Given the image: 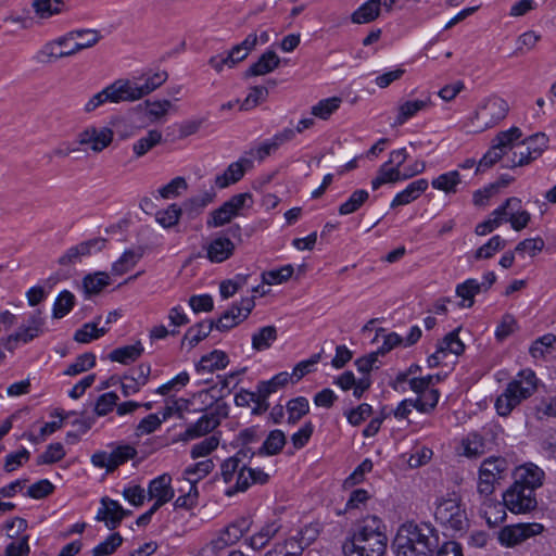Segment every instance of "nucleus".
Wrapping results in <instances>:
<instances>
[{
	"instance_id": "obj_1",
	"label": "nucleus",
	"mask_w": 556,
	"mask_h": 556,
	"mask_svg": "<svg viewBox=\"0 0 556 556\" xmlns=\"http://www.w3.org/2000/svg\"><path fill=\"white\" fill-rule=\"evenodd\" d=\"M439 546L437 530L431 523H403L394 538L395 556H433Z\"/></svg>"
},
{
	"instance_id": "obj_2",
	"label": "nucleus",
	"mask_w": 556,
	"mask_h": 556,
	"mask_svg": "<svg viewBox=\"0 0 556 556\" xmlns=\"http://www.w3.org/2000/svg\"><path fill=\"white\" fill-rule=\"evenodd\" d=\"M383 521L377 516L365 517L356 527L351 540L343 545L345 556H382L387 548Z\"/></svg>"
},
{
	"instance_id": "obj_3",
	"label": "nucleus",
	"mask_w": 556,
	"mask_h": 556,
	"mask_svg": "<svg viewBox=\"0 0 556 556\" xmlns=\"http://www.w3.org/2000/svg\"><path fill=\"white\" fill-rule=\"evenodd\" d=\"M101 38V34L97 29H74L45 43L34 58L38 63H53L96 46Z\"/></svg>"
},
{
	"instance_id": "obj_4",
	"label": "nucleus",
	"mask_w": 556,
	"mask_h": 556,
	"mask_svg": "<svg viewBox=\"0 0 556 556\" xmlns=\"http://www.w3.org/2000/svg\"><path fill=\"white\" fill-rule=\"evenodd\" d=\"M245 454L242 451L225 459L222 464V477L226 483L235 481V485L226 490L227 496H232L237 492L245 491L251 484H264L268 480V475L261 469L248 467L243 463Z\"/></svg>"
},
{
	"instance_id": "obj_5",
	"label": "nucleus",
	"mask_w": 556,
	"mask_h": 556,
	"mask_svg": "<svg viewBox=\"0 0 556 556\" xmlns=\"http://www.w3.org/2000/svg\"><path fill=\"white\" fill-rule=\"evenodd\" d=\"M538 387V378L531 369L520 370L507 384L505 391L496 399L495 408L498 415L507 416L523 400L530 397Z\"/></svg>"
},
{
	"instance_id": "obj_6",
	"label": "nucleus",
	"mask_w": 556,
	"mask_h": 556,
	"mask_svg": "<svg viewBox=\"0 0 556 556\" xmlns=\"http://www.w3.org/2000/svg\"><path fill=\"white\" fill-rule=\"evenodd\" d=\"M434 517L443 528L453 534H463L469 527L465 506L460 495L456 492H450L437 500Z\"/></svg>"
},
{
	"instance_id": "obj_7",
	"label": "nucleus",
	"mask_w": 556,
	"mask_h": 556,
	"mask_svg": "<svg viewBox=\"0 0 556 556\" xmlns=\"http://www.w3.org/2000/svg\"><path fill=\"white\" fill-rule=\"evenodd\" d=\"M508 471V463L504 457L491 456L479 467L477 490L480 495L489 496L495 490V484L503 480Z\"/></svg>"
},
{
	"instance_id": "obj_8",
	"label": "nucleus",
	"mask_w": 556,
	"mask_h": 556,
	"mask_svg": "<svg viewBox=\"0 0 556 556\" xmlns=\"http://www.w3.org/2000/svg\"><path fill=\"white\" fill-rule=\"evenodd\" d=\"M508 103L498 97L486 99L476 111L473 122L478 131L493 127L501 122L508 112Z\"/></svg>"
},
{
	"instance_id": "obj_9",
	"label": "nucleus",
	"mask_w": 556,
	"mask_h": 556,
	"mask_svg": "<svg viewBox=\"0 0 556 556\" xmlns=\"http://www.w3.org/2000/svg\"><path fill=\"white\" fill-rule=\"evenodd\" d=\"M45 319L41 316V311L37 309L28 317L26 324L18 327V329L10 334L4 343L5 349L13 351L20 343L26 344L43 333Z\"/></svg>"
},
{
	"instance_id": "obj_10",
	"label": "nucleus",
	"mask_w": 556,
	"mask_h": 556,
	"mask_svg": "<svg viewBox=\"0 0 556 556\" xmlns=\"http://www.w3.org/2000/svg\"><path fill=\"white\" fill-rule=\"evenodd\" d=\"M503 503L513 514L530 513L538 505L535 494L530 489L514 483L504 492Z\"/></svg>"
},
{
	"instance_id": "obj_11",
	"label": "nucleus",
	"mask_w": 556,
	"mask_h": 556,
	"mask_svg": "<svg viewBox=\"0 0 556 556\" xmlns=\"http://www.w3.org/2000/svg\"><path fill=\"white\" fill-rule=\"evenodd\" d=\"M114 131L106 126L88 125L77 135V142L93 153H101L111 146Z\"/></svg>"
},
{
	"instance_id": "obj_12",
	"label": "nucleus",
	"mask_w": 556,
	"mask_h": 556,
	"mask_svg": "<svg viewBox=\"0 0 556 556\" xmlns=\"http://www.w3.org/2000/svg\"><path fill=\"white\" fill-rule=\"evenodd\" d=\"M248 200H251L250 193H238L231 197L220 207L210 213L206 226L208 228H217L228 224L233 217L239 215Z\"/></svg>"
},
{
	"instance_id": "obj_13",
	"label": "nucleus",
	"mask_w": 556,
	"mask_h": 556,
	"mask_svg": "<svg viewBox=\"0 0 556 556\" xmlns=\"http://www.w3.org/2000/svg\"><path fill=\"white\" fill-rule=\"evenodd\" d=\"M543 530V525L538 522L510 525L501 529L498 541L506 547H514L530 538L541 534Z\"/></svg>"
},
{
	"instance_id": "obj_14",
	"label": "nucleus",
	"mask_w": 556,
	"mask_h": 556,
	"mask_svg": "<svg viewBox=\"0 0 556 556\" xmlns=\"http://www.w3.org/2000/svg\"><path fill=\"white\" fill-rule=\"evenodd\" d=\"M226 416L225 407L217 406L202 415L197 422L191 424L180 434L182 441H190L205 435L219 426L222 418Z\"/></svg>"
},
{
	"instance_id": "obj_15",
	"label": "nucleus",
	"mask_w": 556,
	"mask_h": 556,
	"mask_svg": "<svg viewBox=\"0 0 556 556\" xmlns=\"http://www.w3.org/2000/svg\"><path fill=\"white\" fill-rule=\"evenodd\" d=\"M128 102L123 79H117L93 94L84 105V112L90 114L106 103Z\"/></svg>"
},
{
	"instance_id": "obj_16",
	"label": "nucleus",
	"mask_w": 556,
	"mask_h": 556,
	"mask_svg": "<svg viewBox=\"0 0 556 556\" xmlns=\"http://www.w3.org/2000/svg\"><path fill=\"white\" fill-rule=\"evenodd\" d=\"M167 73L165 71H160L148 75L143 84L131 81L129 79H123V85L128 98V102L137 101L144 96L150 94L160 86H162L167 80Z\"/></svg>"
},
{
	"instance_id": "obj_17",
	"label": "nucleus",
	"mask_w": 556,
	"mask_h": 556,
	"mask_svg": "<svg viewBox=\"0 0 556 556\" xmlns=\"http://www.w3.org/2000/svg\"><path fill=\"white\" fill-rule=\"evenodd\" d=\"M105 240L102 238H93L77 245L71 247L65 253L59 257L58 263L61 266L74 265L80 262L81 257L88 256L92 251H101L104 248Z\"/></svg>"
},
{
	"instance_id": "obj_18",
	"label": "nucleus",
	"mask_w": 556,
	"mask_h": 556,
	"mask_svg": "<svg viewBox=\"0 0 556 556\" xmlns=\"http://www.w3.org/2000/svg\"><path fill=\"white\" fill-rule=\"evenodd\" d=\"M465 350L464 343L458 338V329L447 333L438 344L437 351L428 357L429 367H437L448 353L460 355Z\"/></svg>"
},
{
	"instance_id": "obj_19",
	"label": "nucleus",
	"mask_w": 556,
	"mask_h": 556,
	"mask_svg": "<svg viewBox=\"0 0 556 556\" xmlns=\"http://www.w3.org/2000/svg\"><path fill=\"white\" fill-rule=\"evenodd\" d=\"M251 527V520L245 517L236 519L227 526L216 540L211 542L214 549H223L237 543Z\"/></svg>"
},
{
	"instance_id": "obj_20",
	"label": "nucleus",
	"mask_w": 556,
	"mask_h": 556,
	"mask_svg": "<svg viewBox=\"0 0 556 556\" xmlns=\"http://www.w3.org/2000/svg\"><path fill=\"white\" fill-rule=\"evenodd\" d=\"M102 507L98 510L96 519L104 521L110 530L116 529L124 517L128 514L117 501L109 497L101 500Z\"/></svg>"
},
{
	"instance_id": "obj_21",
	"label": "nucleus",
	"mask_w": 556,
	"mask_h": 556,
	"mask_svg": "<svg viewBox=\"0 0 556 556\" xmlns=\"http://www.w3.org/2000/svg\"><path fill=\"white\" fill-rule=\"evenodd\" d=\"M211 263H223L235 252V243L226 236L218 235L204 245Z\"/></svg>"
},
{
	"instance_id": "obj_22",
	"label": "nucleus",
	"mask_w": 556,
	"mask_h": 556,
	"mask_svg": "<svg viewBox=\"0 0 556 556\" xmlns=\"http://www.w3.org/2000/svg\"><path fill=\"white\" fill-rule=\"evenodd\" d=\"M544 471L532 463L525 464L516 469L514 484L534 491L543 484Z\"/></svg>"
},
{
	"instance_id": "obj_23",
	"label": "nucleus",
	"mask_w": 556,
	"mask_h": 556,
	"mask_svg": "<svg viewBox=\"0 0 556 556\" xmlns=\"http://www.w3.org/2000/svg\"><path fill=\"white\" fill-rule=\"evenodd\" d=\"M295 131L292 128H285L283 130L274 135L270 139L262 142L255 150L251 152L252 155L263 161L265 157L276 152L280 146L293 140Z\"/></svg>"
},
{
	"instance_id": "obj_24",
	"label": "nucleus",
	"mask_w": 556,
	"mask_h": 556,
	"mask_svg": "<svg viewBox=\"0 0 556 556\" xmlns=\"http://www.w3.org/2000/svg\"><path fill=\"white\" fill-rule=\"evenodd\" d=\"M148 495L150 500L168 503L175 495L172 477L168 473H163L151 480L148 486Z\"/></svg>"
},
{
	"instance_id": "obj_25",
	"label": "nucleus",
	"mask_w": 556,
	"mask_h": 556,
	"mask_svg": "<svg viewBox=\"0 0 556 556\" xmlns=\"http://www.w3.org/2000/svg\"><path fill=\"white\" fill-rule=\"evenodd\" d=\"M428 186L429 182L425 178L412 181L404 190L393 198L390 206L394 208L414 202L428 189Z\"/></svg>"
},
{
	"instance_id": "obj_26",
	"label": "nucleus",
	"mask_w": 556,
	"mask_h": 556,
	"mask_svg": "<svg viewBox=\"0 0 556 556\" xmlns=\"http://www.w3.org/2000/svg\"><path fill=\"white\" fill-rule=\"evenodd\" d=\"M432 105L430 97L416 100H407L397 108L395 117L396 125L405 124L409 118L416 116L419 112L428 110Z\"/></svg>"
},
{
	"instance_id": "obj_27",
	"label": "nucleus",
	"mask_w": 556,
	"mask_h": 556,
	"mask_svg": "<svg viewBox=\"0 0 556 556\" xmlns=\"http://www.w3.org/2000/svg\"><path fill=\"white\" fill-rule=\"evenodd\" d=\"M181 483L182 485L178 489L180 495L175 500L174 508L190 510L199 503L198 486L189 480L181 479Z\"/></svg>"
},
{
	"instance_id": "obj_28",
	"label": "nucleus",
	"mask_w": 556,
	"mask_h": 556,
	"mask_svg": "<svg viewBox=\"0 0 556 556\" xmlns=\"http://www.w3.org/2000/svg\"><path fill=\"white\" fill-rule=\"evenodd\" d=\"M280 59L274 51L264 52L245 72V77L262 76L271 73L279 66Z\"/></svg>"
},
{
	"instance_id": "obj_29",
	"label": "nucleus",
	"mask_w": 556,
	"mask_h": 556,
	"mask_svg": "<svg viewBox=\"0 0 556 556\" xmlns=\"http://www.w3.org/2000/svg\"><path fill=\"white\" fill-rule=\"evenodd\" d=\"M249 164H251V162L247 159H241L238 162L231 163L224 174L218 175L215 178L216 186L223 189L228 187L230 184L239 181L244 175V165Z\"/></svg>"
},
{
	"instance_id": "obj_30",
	"label": "nucleus",
	"mask_w": 556,
	"mask_h": 556,
	"mask_svg": "<svg viewBox=\"0 0 556 556\" xmlns=\"http://www.w3.org/2000/svg\"><path fill=\"white\" fill-rule=\"evenodd\" d=\"M143 256V249H129L126 250L121 257L113 263L112 273L121 276L132 269Z\"/></svg>"
},
{
	"instance_id": "obj_31",
	"label": "nucleus",
	"mask_w": 556,
	"mask_h": 556,
	"mask_svg": "<svg viewBox=\"0 0 556 556\" xmlns=\"http://www.w3.org/2000/svg\"><path fill=\"white\" fill-rule=\"evenodd\" d=\"M280 525L276 521L268 522L261 530L247 540L248 545L254 551L265 547L268 542L278 533Z\"/></svg>"
},
{
	"instance_id": "obj_32",
	"label": "nucleus",
	"mask_w": 556,
	"mask_h": 556,
	"mask_svg": "<svg viewBox=\"0 0 556 556\" xmlns=\"http://www.w3.org/2000/svg\"><path fill=\"white\" fill-rule=\"evenodd\" d=\"M143 353V346L141 342H136L131 345H125L113 350L109 354V359L117 362L124 365L135 362Z\"/></svg>"
},
{
	"instance_id": "obj_33",
	"label": "nucleus",
	"mask_w": 556,
	"mask_h": 556,
	"mask_svg": "<svg viewBox=\"0 0 556 556\" xmlns=\"http://www.w3.org/2000/svg\"><path fill=\"white\" fill-rule=\"evenodd\" d=\"M462 182V176L458 170L443 173L432 179L431 186L435 190L445 192L446 194L456 193L457 187Z\"/></svg>"
},
{
	"instance_id": "obj_34",
	"label": "nucleus",
	"mask_w": 556,
	"mask_h": 556,
	"mask_svg": "<svg viewBox=\"0 0 556 556\" xmlns=\"http://www.w3.org/2000/svg\"><path fill=\"white\" fill-rule=\"evenodd\" d=\"M228 356L225 352L215 350L210 354L202 356L197 366V370L213 372L225 368L228 365Z\"/></svg>"
},
{
	"instance_id": "obj_35",
	"label": "nucleus",
	"mask_w": 556,
	"mask_h": 556,
	"mask_svg": "<svg viewBox=\"0 0 556 556\" xmlns=\"http://www.w3.org/2000/svg\"><path fill=\"white\" fill-rule=\"evenodd\" d=\"M403 173L396 167H392L386 162L379 167L377 176L371 180V187L374 190L379 189L386 184H395L403 181Z\"/></svg>"
},
{
	"instance_id": "obj_36",
	"label": "nucleus",
	"mask_w": 556,
	"mask_h": 556,
	"mask_svg": "<svg viewBox=\"0 0 556 556\" xmlns=\"http://www.w3.org/2000/svg\"><path fill=\"white\" fill-rule=\"evenodd\" d=\"M521 137V129L514 126L508 130L498 132L496 137L493 139L492 143L498 150H502V153L505 155L508 151L516 148V144Z\"/></svg>"
},
{
	"instance_id": "obj_37",
	"label": "nucleus",
	"mask_w": 556,
	"mask_h": 556,
	"mask_svg": "<svg viewBox=\"0 0 556 556\" xmlns=\"http://www.w3.org/2000/svg\"><path fill=\"white\" fill-rule=\"evenodd\" d=\"M31 7L36 15L41 20H47L64 11V0H33Z\"/></svg>"
},
{
	"instance_id": "obj_38",
	"label": "nucleus",
	"mask_w": 556,
	"mask_h": 556,
	"mask_svg": "<svg viewBox=\"0 0 556 556\" xmlns=\"http://www.w3.org/2000/svg\"><path fill=\"white\" fill-rule=\"evenodd\" d=\"M462 447L464 456L468 458H478L485 453L486 444L480 434L473 432L463 439Z\"/></svg>"
},
{
	"instance_id": "obj_39",
	"label": "nucleus",
	"mask_w": 556,
	"mask_h": 556,
	"mask_svg": "<svg viewBox=\"0 0 556 556\" xmlns=\"http://www.w3.org/2000/svg\"><path fill=\"white\" fill-rule=\"evenodd\" d=\"M380 8L381 0H368L352 14V22L356 24L369 23L378 17Z\"/></svg>"
},
{
	"instance_id": "obj_40",
	"label": "nucleus",
	"mask_w": 556,
	"mask_h": 556,
	"mask_svg": "<svg viewBox=\"0 0 556 556\" xmlns=\"http://www.w3.org/2000/svg\"><path fill=\"white\" fill-rule=\"evenodd\" d=\"M286 445V435L279 430L275 429L270 431L265 439L264 443L258 450V453L262 455H277Z\"/></svg>"
},
{
	"instance_id": "obj_41",
	"label": "nucleus",
	"mask_w": 556,
	"mask_h": 556,
	"mask_svg": "<svg viewBox=\"0 0 556 556\" xmlns=\"http://www.w3.org/2000/svg\"><path fill=\"white\" fill-rule=\"evenodd\" d=\"M289 380L290 374H288L287 371H282L277 374L269 380L258 382L256 388L257 391L260 392L261 399H263L265 402L271 393H275L279 388L286 386Z\"/></svg>"
},
{
	"instance_id": "obj_42",
	"label": "nucleus",
	"mask_w": 556,
	"mask_h": 556,
	"mask_svg": "<svg viewBox=\"0 0 556 556\" xmlns=\"http://www.w3.org/2000/svg\"><path fill=\"white\" fill-rule=\"evenodd\" d=\"M482 291V285L477 279H467L456 287V294L463 299V307H471L475 295Z\"/></svg>"
},
{
	"instance_id": "obj_43",
	"label": "nucleus",
	"mask_w": 556,
	"mask_h": 556,
	"mask_svg": "<svg viewBox=\"0 0 556 556\" xmlns=\"http://www.w3.org/2000/svg\"><path fill=\"white\" fill-rule=\"evenodd\" d=\"M341 103L342 99L339 97L323 99L312 106L311 113L313 116L326 121L340 108Z\"/></svg>"
},
{
	"instance_id": "obj_44",
	"label": "nucleus",
	"mask_w": 556,
	"mask_h": 556,
	"mask_svg": "<svg viewBox=\"0 0 556 556\" xmlns=\"http://www.w3.org/2000/svg\"><path fill=\"white\" fill-rule=\"evenodd\" d=\"M277 339V328L275 326H265L252 336V348L256 351H263L270 348Z\"/></svg>"
},
{
	"instance_id": "obj_45",
	"label": "nucleus",
	"mask_w": 556,
	"mask_h": 556,
	"mask_svg": "<svg viewBox=\"0 0 556 556\" xmlns=\"http://www.w3.org/2000/svg\"><path fill=\"white\" fill-rule=\"evenodd\" d=\"M101 317L97 318V321L87 323L80 329L76 330L74 339L79 343H89L90 341L104 336L108 332V328L98 327Z\"/></svg>"
},
{
	"instance_id": "obj_46",
	"label": "nucleus",
	"mask_w": 556,
	"mask_h": 556,
	"mask_svg": "<svg viewBox=\"0 0 556 556\" xmlns=\"http://www.w3.org/2000/svg\"><path fill=\"white\" fill-rule=\"evenodd\" d=\"M162 140L161 131L156 129L149 130L147 136L138 139L132 144V151L137 157H141L147 154L151 149L157 146Z\"/></svg>"
},
{
	"instance_id": "obj_47",
	"label": "nucleus",
	"mask_w": 556,
	"mask_h": 556,
	"mask_svg": "<svg viewBox=\"0 0 556 556\" xmlns=\"http://www.w3.org/2000/svg\"><path fill=\"white\" fill-rule=\"evenodd\" d=\"M548 141L544 132H538L522 140V146L528 147L529 159H538L548 148Z\"/></svg>"
},
{
	"instance_id": "obj_48",
	"label": "nucleus",
	"mask_w": 556,
	"mask_h": 556,
	"mask_svg": "<svg viewBox=\"0 0 556 556\" xmlns=\"http://www.w3.org/2000/svg\"><path fill=\"white\" fill-rule=\"evenodd\" d=\"M110 277L106 273H96L87 275L83 280L84 291L87 295L98 294L103 288L109 286Z\"/></svg>"
},
{
	"instance_id": "obj_49",
	"label": "nucleus",
	"mask_w": 556,
	"mask_h": 556,
	"mask_svg": "<svg viewBox=\"0 0 556 556\" xmlns=\"http://www.w3.org/2000/svg\"><path fill=\"white\" fill-rule=\"evenodd\" d=\"M213 468L214 463L212 459L201 460L185 469V477L182 478V480H189L197 485L198 481L205 478L208 473H211Z\"/></svg>"
},
{
	"instance_id": "obj_50",
	"label": "nucleus",
	"mask_w": 556,
	"mask_h": 556,
	"mask_svg": "<svg viewBox=\"0 0 556 556\" xmlns=\"http://www.w3.org/2000/svg\"><path fill=\"white\" fill-rule=\"evenodd\" d=\"M213 328L214 320L201 321L187 330L184 340L188 341L190 346H194L205 339Z\"/></svg>"
},
{
	"instance_id": "obj_51",
	"label": "nucleus",
	"mask_w": 556,
	"mask_h": 556,
	"mask_svg": "<svg viewBox=\"0 0 556 556\" xmlns=\"http://www.w3.org/2000/svg\"><path fill=\"white\" fill-rule=\"evenodd\" d=\"M288 422L294 425L309 412V404L306 397L299 396L287 403Z\"/></svg>"
},
{
	"instance_id": "obj_52",
	"label": "nucleus",
	"mask_w": 556,
	"mask_h": 556,
	"mask_svg": "<svg viewBox=\"0 0 556 556\" xmlns=\"http://www.w3.org/2000/svg\"><path fill=\"white\" fill-rule=\"evenodd\" d=\"M75 304V295L68 290H63L55 299L52 316L54 318H63L67 315Z\"/></svg>"
},
{
	"instance_id": "obj_53",
	"label": "nucleus",
	"mask_w": 556,
	"mask_h": 556,
	"mask_svg": "<svg viewBox=\"0 0 556 556\" xmlns=\"http://www.w3.org/2000/svg\"><path fill=\"white\" fill-rule=\"evenodd\" d=\"M369 198L364 189L355 190L350 198L339 206L340 215H349L356 212Z\"/></svg>"
},
{
	"instance_id": "obj_54",
	"label": "nucleus",
	"mask_w": 556,
	"mask_h": 556,
	"mask_svg": "<svg viewBox=\"0 0 556 556\" xmlns=\"http://www.w3.org/2000/svg\"><path fill=\"white\" fill-rule=\"evenodd\" d=\"M268 97V90L264 86H255L250 89L247 98L242 101L240 105L241 111H249L261 103L265 102Z\"/></svg>"
},
{
	"instance_id": "obj_55",
	"label": "nucleus",
	"mask_w": 556,
	"mask_h": 556,
	"mask_svg": "<svg viewBox=\"0 0 556 556\" xmlns=\"http://www.w3.org/2000/svg\"><path fill=\"white\" fill-rule=\"evenodd\" d=\"M506 241L498 235L493 236L485 244L480 247L475 254L476 260L491 258L496 252L503 250Z\"/></svg>"
},
{
	"instance_id": "obj_56",
	"label": "nucleus",
	"mask_w": 556,
	"mask_h": 556,
	"mask_svg": "<svg viewBox=\"0 0 556 556\" xmlns=\"http://www.w3.org/2000/svg\"><path fill=\"white\" fill-rule=\"evenodd\" d=\"M440 399V392L437 389H429L425 393H421L416 399L417 410L424 414H429L434 410Z\"/></svg>"
},
{
	"instance_id": "obj_57",
	"label": "nucleus",
	"mask_w": 556,
	"mask_h": 556,
	"mask_svg": "<svg viewBox=\"0 0 556 556\" xmlns=\"http://www.w3.org/2000/svg\"><path fill=\"white\" fill-rule=\"evenodd\" d=\"M123 543V538L118 532H114L108 539L98 544L92 549V556H109L112 555Z\"/></svg>"
},
{
	"instance_id": "obj_58",
	"label": "nucleus",
	"mask_w": 556,
	"mask_h": 556,
	"mask_svg": "<svg viewBox=\"0 0 556 556\" xmlns=\"http://www.w3.org/2000/svg\"><path fill=\"white\" fill-rule=\"evenodd\" d=\"M292 265H285L278 269L264 271L262 274V281L266 285H279L286 282L293 274Z\"/></svg>"
},
{
	"instance_id": "obj_59",
	"label": "nucleus",
	"mask_w": 556,
	"mask_h": 556,
	"mask_svg": "<svg viewBox=\"0 0 556 556\" xmlns=\"http://www.w3.org/2000/svg\"><path fill=\"white\" fill-rule=\"evenodd\" d=\"M96 364V356L92 353H85L79 355L74 363H72L66 370L64 371L67 376H76L79 375L90 368H92Z\"/></svg>"
},
{
	"instance_id": "obj_60",
	"label": "nucleus",
	"mask_w": 556,
	"mask_h": 556,
	"mask_svg": "<svg viewBox=\"0 0 556 556\" xmlns=\"http://www.w3.org/2000/svg\"><path fill=\"white\" fill-rule=\"evenodd\" d=\"M556 342V337L552 333H547L536 339L530 346L529 352L533 358H542L552 349Z\"/></svg>"
},
{
	"instance_id": "obj_61",
	"label": "nucleus",
	"mask_w": 556,
	"mask_h": 556,
	"mask_svg": "<svg viewBox=\"0 0 556 556\" xmlns=\"http://www.w3.org/2000/svg\"><path fill=\"white\" fill-rule=\"evenodd\" d=\"M380 334L382 336V344L377 349V353L380 356L386 355L392 349L400 345L403 341L402 338L397 333H395V332L384 333V329L380 328L376 333L374 342H379Z\"/></svg>"
},
{
	"instance_id": "obj_62",
	"label": "nucleus",
	"mask_w": 556,
	"mask_h": 556,
	"mask_svg": "<svg viewBox=\"0 0 556 556\" xmlns=\"http://www.w3.org/2000/svg\"><path fill=\"white\" fill-rule=\"evenodd\" d=\"M146 106L150 121L156 122L168 113L172 103L169 100L146 101Z\"/></svg>"
},
{
	"instance_id": "obj_63",
	"label": "nucleus",
	"mask_w": 556,
	"mask_h": 556,
	"mask_svg": "<svg viewBox=\"0 0 556 556\" xmlns=\"http://www.w3.org/2000/svg\"><path fill=\"white\" fill-rule=\"evenodd\" d=\"M188 189V184L184 177H175L167 185L159 189V193L164 199L178 197L181 191Z\"/></svg>"
},
{
	"instance_id": "obj_64",
	"label": "nucleus",
	"mask_w": 556,
	"mask_h": 556,
	"mask_svg": "<svg viewBox=\"0 0 556 556\" xmlns=\"http://www.w3.org/2000/svg\"><path fill=\"white\" fill-rule=\"evenodd\" d=\"M219 440L215 435H211L194 444L191 448V457L193 459L204 457L217 448Z\"/></svg>"
}]
</instances>
